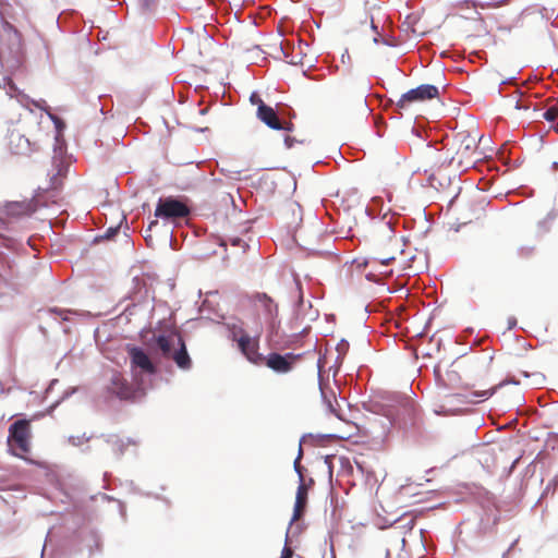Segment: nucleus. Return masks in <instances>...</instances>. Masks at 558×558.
<instances>
[{"label": "nucleus", "instance_id": "obj_1", "mask_svg": "<svg viewBox=\"0 0 558 558\" xmlns=\"http://www.w3.org/2000/svg\"><path fill=\"white\" fill-rule=\"evenodd\" d=\"M148 345L157 348L162 357L172 360L177 366L183 371L192 367V360L187 353L185 342L181 333L174 328L167 329L159 333H154Z\"/></svg>", "mask_w": 558, "mask_h": 558}, {"label": "nucleus", "instance_id": "obj_25", "mask_svg": "<svg viewBox=\"0 0 558 558\" xmlns=\"http://www.w3.org/2000/svg\"><path fill=\"white\" fill-rule=\"evenodd\" d=\"M515 108H517V109H522V108H523V109H526V108H527V106H526V105L521 104V102L518 100V101L515 102Z\"/></svg>", "mask_w": 558, "mask_h": 558}, {"label": "nucleus", "instance_id": "obj_14", "mask_svg": "<svg viewBox=\"0 0 558 558\" xmlns=\"http://www.w3.org/2000/svg\"><path fill=\"white\" fill-rule=\"evenodd\" d=\"M56 168L57 172L50 179V187L54 190L62 186L63 179L66 177L69 170V167L64 165L62 160H58Z\"/></svg>", "mask_w": 558, "mask_h": 558}, {"label": "nucleus", "instance_id": "obj_12", "mask_svg": "<svg viewBox=\"0 0 558 558\" xmlns=\"http://www.w3.org/2000/svg\"><path fill=\"white\" fill-rule=\"evenodd\" d=\"M312 485H314L313 478H310L307 482L305 480H302V482H300L295 496L292 521L300 520L304 514L307 505L308 490L312 487Z\"/></svg>", "mask_w": 558, "mask_h": 558}, {"label": "nucleus", "instance_id": "obj_10", "mask_svg": "<svg viewBox=\"0 0 558 558\" xmlns=\"http://www.w3.org/2000/svg\"><path fill=\"white\" fill-rule=\"evenodd\" d=\"M296 360L298 355L292 353H288L286 355H281L279 353H270L267 356H264L263 365H266L276 373L286 374L293 368Z\"/></svg>", "mask_w": 558, "mask_h": 558}, {"label": "nucleus", "instance_id": "obj_22", "mask_svg": "<svg viewBox=\"0 0 558 558\" xmlns=\"http://www.w3.org/2000/svg\"><path fill=\"white\" fill-rule=\"evenodd\" d=\"M240 329H241V328H240V327H236V326H233V327H232V329H231L232 339H233L234 341H236V342H238V339H239V337H240V335H241V333H240Z\"/></svg>", "mask_w": 558, "mask_h": 558}, {"label": "nucleus", "instance_id": "obj_16", "mask_svg": "<svg viewBox=\"0 0 558 558\" xmlns=\"http://www.w3.org/2000/svg\"><path fill=\"white\" fill-rule=\"evenodd\" d=\"M302 456H303V450H302V446L300 445V447H299V454H298V457H296V459L294 460V463H293L294 470H295V472L299 475L300 482H302V480H304L303 466L301 465Z\"/></svg>", "mask_w": 558, "mask_h": 558}, {"label": "nucleus", "instance_id": "obj_6", "mask_svg": "<svg viewBox=\"0 0 558 558\" xmlns=\"http://www.w3.org/2000/svg\"><path fill=\"white\" fill-rule=\"evenodd\" d=\"M256 311L263 314L266 324L270 328H275L278 323L279 307L278 304L267 293L256 292L250 296Z\"/></svg>", "mask_w": 558, "mask_h": 558}, {"label": "nucleus", "instance_id": "obj_13", "mask_svg": "<svg viewBox=\"0 0 558 558\" xmlns=\"http://www.w3.org/2000/svg\"><path fill=\"white\" fill-rule=\"evenodd\" d=\"M257 118L272 130H283L277 112L270 106H262L256 111Z\"/></svg>", "mask_w": 558, "mask_h": 558}, {"label": "nucleus", "instance_id": "obj_24", "mask_svg": "<svg viewBox=\"0 0 558 558\" xmlns=\"http://www.w3.org/2000/svg\"><path fill=\"white\" fill-rule=\"evenodd\" d=\"M50 312L56 313V314L61 315V316L63 314L68 313V311L58 310V308H51Z\"/></svg>", "mask_w": 558, "mask_h": 558}, {"label": "nucleus", "instance_id": "obj_18", "mask_svg": "<svg viewBox=\"0 0 558 558\" xmlns=\"http://www.w3.org/2000/svg\"><path fill=\"white\" fill-rule=\"evenodd\" d=\"M16 143V146H20L22 143H25L28 145V140L24 138V136L20 134L12 133L10 135V146L13 147V145Z\"/></svg>", "mask_w": 558, "mask_h": 558}, {"label": "nucleus", "instance_id": "obj_26", "mask_svg": "<svg viewBox=\"0 0 558 558\" xmlns=\"http://www.w3.org/2000/svg\"><path fill=\"white\" fill-rule=\"evenodd\" d=\"M158 225V221L157 220H154L149 223L148 226V230L147 231H150L153 227H156Z\"/></svg>", "mask_w": 558, "mask_h": 558}, {"label": "nucleus", "instance_id": "obj_2", "mask_svg": "<svg viewBox=\"0 0 558 558\" xmlns=\"http://www.w3.org/2000/svg\"><path fill=\"white\" fill-rule=\"evenodd\" d=\"M456 153L450 159V163H456L458 168H466L480 159L477 153L476 137L468 132H459L454 137Z\"/></svg>", "mask_w": 558, "mask_h": 558}, {"label": "nucleus", "instance_id": "obj_15", "mask_svg": "<svg viewBox=\"0 0 558 558\" xmlns=\"http://www.w3.org/2000/svg\"><path fill=\"white\" fill-rule=\"evenodd\" d=\"M543 118L548 122H555L558 120V99H554L551 101L546 111L543 113Z\"/></svg>", "mask_w": 558, "mask_h": 558}, {"label": "nucleus", "instance_id": "obj_3", "mask_svg": "<svg viewBox=\"0 0 558 558\" xmlns=\"http://www.w3.org/2000/svg\"><path fill=\"white\" fill-rule=\"evenodd\" d=\"M379 233L383 239L387 240L388 250H381L376 253V256L372 257L367 264H380L389 265L396 259L398 253H402V239L397 236L390 223L384 222L379 227Z\"/></svg>", "mask_w": 558, "mask_h": 558}, {"label": "nucleus", "instance_id": "obj_9", "mask_svg": "<svg viewBox=\"0 0 558 558\" xmlns=\"http://www.w3.org/2000/svg\"><path fill=\"white\" fill-rule=\"evenodd\" d=\"M238 345L246 359L255 365H263L264 355L258 352V341L252 339L243 329H240Z\"/></svg>", "mask_w": 558, "mask_h": 558}, {"label": "nucleus", "instance_id": "obj_21", "mask_svg": "<svg viewBox=\"0 0 558 558\" xmlns=\"http://www.w3.org/2000/svg\"><path fill=\"white\" fill-rule=\"evenodd\" d=\"M293 556V550L291 547L289 546H284L282 551H281V557L280 558H292Z\"/></svg>", "mask_w": 558, "mask_h": 558}, {"label": "nucleus", "instance_id": "obj_19", "mask_svg": "<svg viewBox=\"0 0 558 558\" xmlns=\"http://www.w3.org/2000/svg\"><path fill=\"white\" fill-rule=\"evenodd\" d=\"M230 243L232 246L242 248L243 252L248 247L247 243L241 238H231Z\"/></svg>", "mask_w": 558, "mask_h": 558}, {"label": "nucleus", "instance_id": "obj_11", "mask_svg": "<svg viewBox=\"0 0 558 558\" xmlns=\"http://www.w3.org/2000/svg\"><path fill=\"white\" fill-rule=\"evenodd\" d=\"M107 389L110 393L114 395L121 400H129L134 396L133 387L120 373L117 372L111 375Z\"/></svg>", "mask_w": 558, "mask_h": 558}, {"label": "nucleus", "instance_id": "obj_27", "mask_svg": "<svg viewBox=\"0 0 558 558\" xmlns=\"http://www.w3.org/2000/svg\"><path fill=\"white\" fill-rule=\"evenodd\" d=\"M291 141H292V138H291L290 136H287V137H286V141H284V142H286V144H287V146H288V147H291V145H292V144H291Z\"/></svg>", "mask_w": 558, "mask_h": 558}, {"label": "nucleus", "instance_id": "obj_8", "mask_svg": "<svg viewBox=\"0 0 558 558\" xmlns=\"http://www.w3.org/2000/svg\"><path fill=\"white\" fill-rule=\"evenodd\" d=\"M132 369L138 368L142 373L154 375L157 367L150 360L149 355L138 347L129 345L126 348Z\"/></svg>", "mask_w": 558, "mask_h": 558}, {"label": "nucleus", "instance_id": "obj_17", "mask_svg": "<svg viewBox=\"0 0 558 558\" xmlns=\"http://www.w3.org/2000/svg\"><path fill=\"white\" fill-rule=\"evenodd\" d=\"M497 387L483 389L478 391L471 392V396L474 398H481L482 400L488 399L495 391Z\"/></svg>", "mask_w": 558, "mask_h": 558}, {"label": "nucleus", "instance_id": "obj_23", "mask_svg": "<svg viewBox=\"0 0 558 558\" xmlns=\"http://www.w3.org/2000/svg\"><path fill=\"white\" fill-rule=\"evenodd\" d=\"M296 287H298V290H299V293H300V295H299V302H300V304H302V303H303V294H302V289H301V283H300V281H296Z\"/></svg>", "mask_w": 558, "mask_h": 558}, {"label": "nucleus", "instance_id": "obj_5", "mask_svg": "<svg viewBox=\"0 0 558 558\" xmlns=\"http://www.w3.org/2000/svg\"><path fill=\"white\" fill-rule=\"evenodd\" d=\"M189 206L174 197L160 198L155 209V217L175 222L189 217Z\"/></svg>", "mask_w": 558, "mask_h": 558}, {"label": "nucleus", "instance_id": "obj_7", "mask_svg": "<svg viewBox=\"0 0 558 558\" xmlns=\"http://www.w3.org/2000/svg\"><path fill=\"white\" fill-rule=\"evenodd\" d=\"M437 96L438 88L436 86L423 84L402 94L397 100L396 105L399 110H408L412 104L429 100L436 98Z\"/></svg>", "mask_w": 558, "mask_h": 558}, {"label": "nucleus", "instance_id": "obj_4", "mask_svg": "<svg viewBox=\"0 0 558 558\" xmlns=\"http://www.w3.org/2000/svg\"><path fill=\"white\" fill-rule=\"evenodd\" d=\"M31 425L27 420H19L9 428L8 445L14 456L23 458L31 449Z\"/></svg>", "mask_w": 558, "mask_h": 558}, {"label": "nucleus", "instance_id": "obj_20", "mask_svg": "<svg viewBox=\"0 0 558 558\" xmlns=\"http://www.w3.org/2000/svg\"><path fill=\"white\" fill-rule=\"evenodd\" d=\"M250 101L252 105H255L257 109L262 106H267L257 93H252L250 96Z\"/></svg>", "mask_w": 558, "mask_h": 558}]
</instances>
